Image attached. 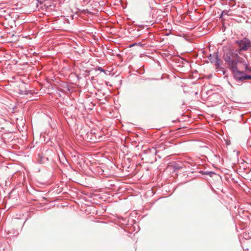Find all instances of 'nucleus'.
Wrapping results in <instances>:
<instances>
[{
  "label": "nucleus",
  "mask_w": 251,
  "mask_h": 251,
  "mask_svg": "<svg viewBox=\"0 0 251 251\" xmlns=\"http://www.w3.org/2000/svg\"><path fill=\"white\" fill-rule=\"evenodd\" d=\"M224 59L227 63L228 67L232 71H235L237 70V62H241L243 60V58L237 55L236 60L231 59L229 56H225Z\"/></svg>",
  "instance_id": "1"
},
{
  "label": "nucleus",
  "mask_w": 251,
  "mask_h": 251,
  "mask_svg": "<svg viewBox=\"0 0 251 251\" xmlns=\"http://www.w3.org/2000/svg\"><path fill=\"white\" fill-rule=\"evenodd\" d=\"M233 72L234 77L236 80L243 81L247 79H251V75H246L243 72L239 71L237 69Z\"/></svg>",
  "instance_id": "2"
},
{
  "label": "nucleus",
  "mask_w": 251,
  "mask_h": 251,
  "mask_svg": "<svg viewBox=\"0 0 251 251\" xmlns=\"http://www.w3.org/2000/svg\"><path fill=\"white\" fill-rule=\"evenodd\" d=\"M238 43L241 50H246L251 46L250 41L247 39L244 38L243 40L238 41Z\"/></svg>",
  "instance_id": "3"
},
{
  "label": "nucleus",
  "mask_w": 251,
  "mask_h": 251,
  "mask_svg": "<svg viewBox=\"0 0 251 251\" xmlns=\"http://www.w3.org/2000/svg\"><path fill=\"white\" fill-rule=\"evenodd\" d=\"M212 56L211 55H210V56L209 57V58L211 62H213L214 60H215L216 64H218V61L219 60L218 56L217 55H213V57L214 58V59L213 60H212Z\"/></svg>",
  "instance_id": "4"
},
{
  "label": "nucleus",
  "mask_w": 251,
  "mask_h": 251,
  "mask_svg": "<svg viewBox=\"0 0 251 251\" xmlns=\"http://www.w3.org/2000/svg\"><path fill=\"white\" fill-rule=\"evenodd\" d=\"M224 12H225L224 11L222 12V15H223V14H224Z\"/></svg>",
  "instance_id": "5"
}]
</instances>
